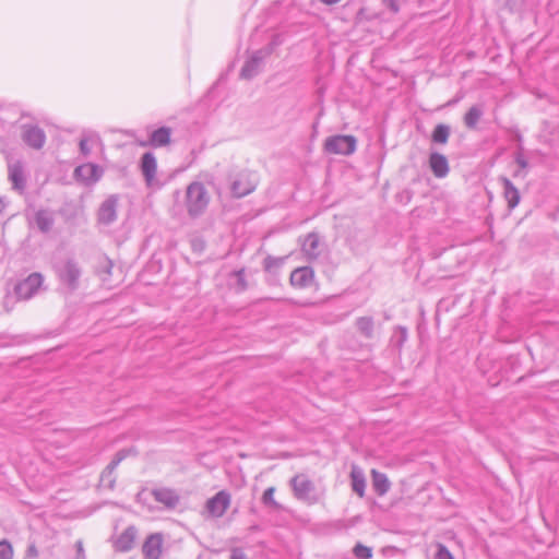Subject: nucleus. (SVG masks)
Masks as SVG:
<instances>
[{
    "label": "nucleus",
    "mask_w": 559,
    "mask_h": 559,
    "mask_svg": "<svg viewBox=\"0 0 559 559\" xmlns=\"http://www.w3.org/2000/svg\"><path fill=\"white\" fill-rule=\"evenodd\" d=\"M271 53L269 49H260L252 53V56L245 62L240 71V78L251 80L260 72V67L266 56Z\"/></svg>",
    "instance_id": "9"
},
{
    "label": "nucleus",
    "mask_w": 559,
    "mask_h": 559,
    "mask_svg": "<svg viewBox=\"0 0 559 559\" xmlns=\"http://www.w3.org/2000/svg\"><path fill=\"white\" fill-rule=\"evenodd\" d=\"M371 476H372V486H373L374 491L379 496L386 493L390 489V481H389L386 475L384 473L372 469Z\"/></svg>",
    "instance_id": "25"
},
{
    "label": "nucleus",
    "mask_w": 559,
    "mask_h": 559,
    "mask_svg": "<svg viewBox=\"0 0 559 559\" xmlns=\"http://www.w3.org/2000/svg\"><path fill=\"white\" fill-rule=\"evenodd\" d=\"M229 559H248L241 548H233Z\"/></svg>",
    "instance_id": "40"
},
{
    "label": "nucleus",
    "mask_w": 559,
    "mask_h": 559,
    "mask_svg": "<svg viewBox=\"0 0 559 559\" xmlns=\"http://www.w3.org/2000/svg\"><path fill=\"white\" fill-rule=\"evenodd\" d=\"M13 548L8 539L0 540V559H12Z\"/></svg>",
    "instance_id": "34"
},
{
    "label": "nucleus",
    "mask_w": 559,
    "mask_h": 559,
    "mask_svg": "<svg viewBox=\"0 0 559 559\" xmlns=\"http://www.w3.org/2000/svg\"><path fill=\"white\" fill-rule=\"evenodd\" d=\"M103 174V168L93 163L80 165L74 169V178L85 186L96 183L102 178Z\"/></svg>",
    "instance_id": "6"
},
{
    "label": "nucleus",
    "mask_w": 559,
    "mask_h": 559,
    "mask_svg": "<svg viewBox=\"0 0 559 559\" xmlns=\"http://www.w3.org/2000/svg\"><path fill=\"white\" fill-rule=\"evenodd\" d=\"M115 483V479H109L110 487H112V484Z\"/></svg>",
    "instance_id": "47"
},
{
    "label": "nucleus",
    "mask_w": 559,
    "mask_h": 559,
    "mask_svg": "<svg viewBox=\"0 0 559 559\" xmlns=\"http://www.w3.org/2000/svg\"><path fill=\"white\" fill-rule=\"evenodd\" d=\"M226 180L229 183L230 194L235 199L252 193L258 185L254 175L250 170L237 167H230L227 170Z\"/></svg>",
    "instance_id": "1"
},
{
    "label": "nucleus",
    "mask_w": 559,
    "mask_h": 559,
    "mask_svg": "<svg viewBox=\"0 0 559 559\" xmlns=\"http://www.w3.org/2000/svg\"><path fill=\"white\" fill-rule=\"evenodd\" d=\"M117 462H110L102 473V479L110 478L115 469L117 468Z\"/></svg>",
    "instance_id": "36"
},
{
    "label": "nucleus",
    "mask_w": 559,
    "mask_h": 559,
    "mask_svg": "<svg viewBox=\"0 0 559 559\" xmlns=\"http://www.w3.org/2000/svg\"><path fill=\"white\" fill-rule=\"evenodd\" d=\"M274 487L266 488L262 495L261 501L265 507L278 511L282 509V506L274 499Z\"/></svg>",
    "instance_id": "30"
},
{
    "label": "nucleus",
    "mask_w": 559,
    "mask_h": 559,
    "mask_svg": "<svg viewBox=\"0 0 559 559\" xmlns=\"http://www.w3.org/2000/svg\"><path fill=\"white\" fill-rule=\"evenodd\" d=\"M4 207H5V204H4L3 200L0 198V214L3 212Z\"/></svg>",
    "instance_id": "46"
},
{
    "label": "nucleus",
    "mask_w": 559,
    "mask_h": 559,
    "mask_svg": "<svg viewBox=\"0 0 559 559\" xmlns=\"http://www.w3.org/2000/svg\"><path fill=\"white\" fill-rule=\"evenodd\" d=\"M429 168L436 178H444L450 171L445 155L439 152H431L428 159Z\"/></svg>",
    "instance_id": "14"
},
{
    "label": "nucleus",
    "mask_w": 559,
    "mask_h": 559,
    "mask_svg": "<svg viewBox=\"0 0 559 559\" xmlns=\"http://www.w3.org/2000/svg\"><path fill=\"white\" fill-rule=\"evenodd\" d=\"M9 179L14 190L23 192L26 188V178L21 162H16L9 166Z\"/></svg>",
    "instance_id": "18"
},
{
    "label": "nucleus",
    "mask_w": 559,
    "mask_h": 559,
    "mask_svg": "<svg viewBox=\"0 0 559 559\" xmlns=\"http://www.w3.org/2000/svg\"><path fill=\"white\" fill-rule=\"evenodd\" d=\"M483 115H484V110H483L481 106H479V105L472 106L464 115V118H463L464 124L466 126V128H468L471 130L475 129L477 127L480 118L483 117Z\"/></svg>",
    "instance_id": "27"
},
{
    "label": "nucleus",
    "mask_w": 559,
    "mask_h": 559,
    "mask_svg": "<svg viewBox=\"0 0 559 559\" xmlns=\"http://www.w3.org/2000/svg\"><path fill=\"white\" fill-rule=\"evenodd\" d=\"M294 497L309 506L316 504L320 500L314 483L305 474H297L290 480Z\"/></svg>",
    "instance_id": "3"
},
{
    "label": "nucleus",
    "mask_w": 559,
    "mask_h": 559,
    "mask_svg": "<svg viewBox=\"0 0 559 559\" xmlns=\"http://www.w3.org/2000/svg\"><path fill=\"white\" fill-rule=\"evenodd\" d=\"M76 548H78V549H76V550H78V551H76V552H78V558H82V559H84V549H83L82 542H80V540H79V542L76 543Z\"/></svg>",
    "instance_id": "42"
},
{
    "label": "nucleus",
    "mask_w": 559,
    "mask_h": 559,
    "mask_svg": "<svg viewBox=\"0 0 559 559\" xmlns=\"http://www.w3.org/2000/svg\"><path fill=\"white\" fill-rule=\"evenodd\" d=\"M34 222H35L37 228L39 229V231H41L43 234H47L51 230V228L55 224V218H53L51 211L46 210V209H40L35 212Z\"/></svg>",
    "instance_id": "22"
},
{
    "label": "nucleus",
    "mask_w": 559,
    "mask_h": 559,
    "mask_svg": "<svg viewBox=\"0 0 559 559\" xmlns=\"http://www.w3.org/2000/svg\"><path fill=\"white\" fill-rule=\"evenodd\" d=\"M357 331L365 338L371 340L374 336V320L370 316L359 317L355 321Z\"/></svg>",
    "instance_id": "23"
},
{
    "label": "nucleus",
    "mask_w": 559,
    "mask_h": 559,
    "mask_svg": "<svg viewBox=\"0 0 559 559\" xmlns=\"http://www.w3.org/2000/svg\"><path fill=\"white\" fill-rule=\"evenodd\" d=\"M322 3L324 4H328V5H333V4H336L338 3L341 0H320Z\"/></svg>",
    "instance_id": "44"
},
{
    "label": "nucleus",
    "mask_w": 559,
    "mask_h": 559,
    "mask_svg": "<svg viewBox=\"0 0 559 559\" xmlns=\"http://www.w3.org/2000/svg\"><path fill=\"white\" fill-rule=\"evenodd\" d=\"M114 263L110 259L105 258L98 265L97 274L103 277L105 281L107 277L111 275Z\"/></svg>",
    "instance_id": "33"
},
{
    "label": "nucleus",
    "mask_w": 559,
    "mask_h": 559,
    "mask_svg": "<svg viewBox=\"0 0 559 559\" xmlns=\"http://www.w3.org/2000/svg\"><path fill=\"white\" fill-rule=\"evenodd\" d=\"M140 168L144 176L146 185L151 186L153 180L155 179L157 171L156 157L152 152H146L142 155Z\"/></svg>",
    "instance_id": "17"
},
{
    "label": "nucleus",
    "mask_w": 559,
    "mask_h": 559,
    "mask_svg": "<svg viewBox=\"0 0 559 559\" xmlns=\"http://www.w3.org/2000/svg\"><path fill=\"white\" fill-rule=\"evenodd\" d=\"M451 134V127L445 123H438L431 133V142L435 144L444 145L448 143Z\"/></svg>",
    "instance_id": "26"
},
{
    "label": "nucleus",
    "mask_w": 559,
    "mask_h": 559,
    "mask_svg": "<svg viewBox=\"0 0 559 559\" xmlns=\"http://www.w3.org/2000/svg\"><path fill=\"white\" fill-rule=\"evenodd\" d=\"M230 275L236 277L235 289L237 293H243L245 290L248 289V282L246 280V271L243 267L234 271Z\"/></svg>",
    "instance_id": "31"
},
{
    "label": "nucleus",
    "mask_w": 559,
    "mask_h": 559,
    "mask_svg": "<svg viewBox=\"0 0 559 559\" xmlns=\"http://www.w3.org/2000/svg\"><path fill=\"white\" fill-rule=\"evenodd\" d=\"M515 162L520 166V168H522V169H524V168H526L528 166L527 159L522 154H518L515 156Z\"/></svg>",
    "instance_id": "41"
},
{
    "label": "nucleus",
    "mask_w": 559,
    "mask_h": 559,
    "mask_svg": "<svg viewBox=\"0 0 559 559\" xmlns=\"http://www.w3.org/2000/svg\"><path fill=\"white\" fill-rule=\"evenodd\" d=\"M171 129L169 127H160L154 130L147 143H142L143 146L151 145L153 147L166 146L170 143Z\"/></svg>",
    "instance_id": "21"
},
{
    "label": "nucleus",
    "mask_w": 559,
    "mask_h": 559,
    "mask_svg": "<svg viewBox=\"0 0 559 559\" xmlns=\"http://www.w3.org/2000/svg\"><path fill=\"white\" fill-rule=\"evenodd\" d=\"M151 495L157 502L162 503L166 509L169 510L175 509L180 501L179 495L171 488H154L151 491Z\"/></svg>",
    "instance_id": "12"
},
{
    "label": "nucleus",
    "mask_w": 559,
    "mask_h": 559,
    "mask_svg": "<svg viewBox=\"0 0 559 559\" xmlns=\"http://www.w3.org/2000/svg\"><path fill=\"white\" fill-rule=\"evenodd\" d=\"M41 283L43 276L39 273H32L15 285L14 293L19 299H29L37 292Z\"/></svg>",
    "instance_id": "7"
},
{
    "label": "nucleus",
    "mask_w": 559,
    "mask_h": 559,
    "mask_svg": "<svg viewBox=\"0 0 559 559\" xmlns=\"http://www.w3.org/2000/svg\"><path fill=\"white\" fill-rule=\"evenodd\" d=\"M357 147V139L354 135L337 134L326 138L324 151L330 154L352 155Z\"/></svg>",
    "instance_id": "5"
},
{
    "label": "nucleus",
    "mask_w": 559,
    "mask_h": 559,
    "mask_svg": "<svg viewBox=\"0 0 559 559\" xmlns=\"http://www.w3.org/2000/svg\"><path fill=\"white\" fill-rule=\"evenodd\" d=\"M138 530L135 526H128L114 542V548L119 552L130 551L135 543Z\"/></svg>",
    "instance_id": "13"
},
{
    "label": "nucleus",
    "mask_w": 559,
    "mask_h": 559,
    "mask_svg": "<svg viewBox=\"0 0 559 559\" xmlns=\"http://www.w3.org/2000/svg\"><path fill=\"white\" fill-rule=\"evenodd\" d=\"M80 152L83 156H88L91 153V147L88 146V141L85 138H82L79 143Z\"/></svg>",
    "instance_id": "39"
},
{
    "label": "nucleus",
    "mask_w": 559,
    "mask_h": 559,
    "mask_svg": "<svg viewBox=\"0 0 559 559\" xmlns=\"http://www.w3.org/2000/svg\"><path fill=\"white\" fill-rule=\"evenodd\" d=\"M353 554L357 559H370L372 558V548L357 543L353 548Z\"/></svg>",
    "instance_id": "32"
},
{
    "label": "nucleus",
    "mask_w": 559,
    "mask_h": 559,
    "mask_svg": "<svg viewBox=\"0 0 559 559\" xmlns=\"http://www.w3.org/2000/svg\"><path fill=\"white\" fill-rule=\"evenodd\" d=\"M124 459V453L123 451H119L115 459L112 460V462H117V465H119V463Z\"/></svg>",
    "instance_id": "43"
},
{
    "label": "nucleus",
    "mask_w": 559,
    "mask_h": 559,
    "mask_svg": "<svg viewBox=\"0 0 559 559\" xmlns=\"http://www.w3.org/2000/svg\"><path fill=\"white\" fill-rule=\"evenodd\" d=\"M55 272L59 281L71 292L78 289L82 272L79 263L74 259L67 258L57 262L55 264Z\"/></svg>",
    "instance_id": "4"
},
{
    "label": "nucleus",
    "mask_w": 559,
    "mask_h": 559,
    "mask_svg": "<svg viewBox=\"0 0 559 559\" xmlns=\"http://www.w3.org/2000/svg\"><path fill=\"white\" fill-rule=\"evenodd\" d=\"M163 536L160 533L151 534L142 546L145 559H158L162 554Z\"/></svg>",
    "instance_id": "16"
},
{
    "label": "nucleus",
    "mask_w": 559,
    "mask_h": 559,
    "mask_svg": "<svg viewBox=\"0 0 559 559\" xmlns=\"http://www.w3.org/2000/svg\"><path fill=\"white\" fill-rule=\"evenodd\" d=\"M118 201V195L111 194L100 204L97 212V221L99 224L108 226L117 219Z\"/></svg>",
    "instance_id": "8"
},
{
    "label": "nucleus",
    "mask_w": 559,
    "mask_h": 559,
    "mask_svg": "<svg viewBox=\"0 0 559 559\" xmlns=\"http://www.w3.org/2000/svg\"><path fill=\"white\" fill-rule=\"evenodd\" d=\"M143 495H144V490L140 491V492L136 495V501H138V502H144V500H143Z\"/></svg>",
    "instance_id": "45"
},
{
    "label": "nucleus",
    "mask_w": 559,
    "mask_h": 559,
    "mask_svg": "<svg viewBox=\"0 0 559 559\" xmlns=\"http://www.w3.org/2000/svg\"><path fill=\"white\" fill-rule=\"evenodd\" d=\"M319 247V235L317 233H309L301 245V250L308 260H316L320 255Z\"/></svg>",
    "instance_id": "20"
},
{
    "label": "nucleus",
    "mask_w": 559,
    "mask_h": 559,
    "mask_svg": "<svg viewBox=\"0 0 559 559\" xmlns=\"http://www.w3.org/2000/svg\"><path fill=\"white\" fill-rule=\"evenodd\" d=\"M350 478H352V488H353V490L359 497H364L365 496V488H366V479H365L364 474L361 472L356 471L355 468H353V471L350 473Z\"/></svg>",
    "instance_id": "28"
},
{
    "label": "nucleus",
    "mask_w": 559,
    "mask_h": 559,
    "mask_svg": "<svg viewBox=\"0 0 559 559\" xmlns=\"http://www.w3.org/2000/svg\"><path fill=\"white\" fill-rule=\"evenodd\" d=\"M382 3L392 13H397L400 11L399 0H382Z\"/></svg>",
    "instance_id": "38"
},
{
    "label": "nucleus",
    "mask_w": 559,
    "mask_h": 559,
    "mask_svg": "<svg viewBox=\"0 0 559 559\" xmlns=\"http://www.w3.org/2000/svg\"><path fill=\"white\" fill-rule=\"evenodd\" d=\"M37 557H38V549H37L35 543L28 544L24 559H36Z\"/></svg>",
    "instance_id": "37"
},
{
    "label": "nucleus",
    "mask_w": 559,
    "mask_h": 559,
    "mask_svg": "<svg viewBox=\"0 0 559 559\" xmlns=\"http://www.w3.org/2000/svg\"><path fill=\"white\" fill-rule=\"evenodd\" d=\"M407 336H408L407 329L405 326L399 325L394 330V333L391 337V343L393 346L401 349L403 347L404 343L406 342Z\"/></svg>",
    "instance_id": "29"
},
{
    "label": "nucleus",
    "mask_w": 559,
    "mask_h": 559,
    "mask_svg": "<svg viewBox=\"0 0 559 559\" xmlns=\"http://www.w3.org/2000/svg\"><path fill=\"white\" fill-rule=\"evenodd\" d=\"M500 182L503 188V197L508 203L509 210H513L520 203L521 195L518 188L507 177H500Z\"/></svg>",
    "instance_id": "19"
},
{
    "label": "nucleus",
    "mask_w": 559,
    "mask_h": 559,
    "mask_svg": "<svg viewBox=\"0 0 559 559\" xmlns=\"http://www.w3.org/2000/svg\"><path fill=\"white\" fill-rule=\"evenodd\" d=\"M435 559H454L453 555L450 550L441 543L437 544V551L435 554Z\"/></svg>",
    "instance_id": "35"
},
{
    "label": "nucleus",
    "mask_w": 559,
    "mask_h": 559,
    "mask_svg": "<svg viewBox=\"0 0 559 559\" xmlns=\"http://www.w3.org/2000/svg\"><path fill=\"white\" fill-rule=\"evenodd\" d=\"M314 278V272L310 266H300L290 273L289 282L297 288H306L311 285Z\"/></svg>",
    "instance_id": "15"
},
{
    "label": "nucleus",
    "mask_w": 559,
    "mask_h": 559,
    "mask_svg": "<svg viewBox=\"0 0 559 559\" xmlns=\"http://www.w3.org/2000/svg\"><path fill=\"white\" fill-rule=\"evenodd\" d=\"M230 504V493L221 490L206 501L205 508L214 518H221L225 514Z\"/></svg>",
    "instance_id": "10"
},
{
    "label": "nucleus",
    "mask_w": 559,
    "mask_h": 559,
    "mask_svg": "<svg viewBox=\"0 0 559 559\" xmlns=\"http://www.w3.org/2000/svg\"><path fill=\"white\" fill-rule=\"evenodd\" d=\"M210 194L202 182L193 181L187 187L186 206L190 217L201 216L207 209Z\"/></svg>",
    "instance_id": "2"
},
{
    "label": "nucleus",
    "mask_w": 559,
    "mask_h": 559,
    "mask_svg": "<svg viewBox=\"0 0 559 559\" xmlns=\"http://www.w3.org/2000/svg\"><path fill=\"white\" fill-rule=\"evenodd\" d=\"M406 193H407V200H411V194H409V192H408V191H406Z\"/></svg>",
    "instance_id": "48"
},
{
    "label": "nucleus",
    "mask_w": 559,
    "mask_h": 559,
    "mask_svg": "<svg viewBox=\"0 0 559 559\" xmlns=\"http://www.w3.org/2000/svg\"><path fill=\"white\" fill-rule=\"evenodd\" d=\"M287 257H273L271 254L266 255L262 262L263 270L272 275H278L281 269L283 267Z\"/></svg>",
    "instance_id": "24"
},
{
    "label": "nucleus",
    "mask_w": 559,
    "mask_h": 559,
    "mask_svg": "<svg viewBox=\"0 0 559 559\" xmlns=\"http://www.w3.org/2000/svg\"><path fill=\"white\" fill-rule=\"evenodd\" d=\"M23 142L34 150H40L45 145L46 134L41 128L33 124L22 127Z\"/></svg>",
    "instance_id": "11"
}]
</instances>
